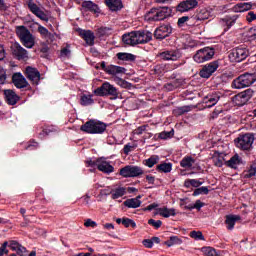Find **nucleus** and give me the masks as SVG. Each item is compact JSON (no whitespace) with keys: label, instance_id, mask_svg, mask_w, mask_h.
<instances>
[{"label":"nucleus","instance_id":"f257e3e1","mask_svg":"<svg viewBox=\"0 0 256 256\" xmlns=\"http://www.w3.org/2000/svg\"><path fill=\"white\" fill-rule=\"evenodd\" d=\"M153 39V34L149 31H132L122 36V41L125 45H143L149 43Z\"/></svg>","mask_w":256,"mask_h":256},{"label":"nucleus","instance_id":"f03ea898","mask_svg":"<svg viewBox=\"0 0 256 256\" xmlns=\"http://www.w3.org/2000/svg\"><path fill=\"white\" fill-rule=\"evenodd\" d=\"M172 13L173 11L171 8L167 6L154 7L144 15V19L149 23H156L158 21H165V19H169Z\"/></svg>","mask_w":256,"mask_h":256},{"label":"nucleus","instance_id":"7ed1b4c3","mask_svg":"<svg viewBox=\"0 0 256 256\" xmlns=\"http://www.w3.org/2000/svg\"><path fill=\"white\" fill-rule=\"evenodd\" d=\"M16 35L26 49H33V47H35V35H33L27 27L17 26Z\"/></svg>","mask_w":256,"mask_h":256},{"label":"nucleus","instance_id":"20e7f679","mask_svg":"<svg viewBox=\"0 0 256 256\" xmlns=\"http://www.w3.org/2000/svg\"><path fill=\"white\" fill-rule=\"evenodd\" d=\"M81 131L90 135H102L107 130V124L99 120H89L81 126Z\"/></svg>","mask_w":256,"mask_h":256},{"label":"nucleus","instance_id":"39448f33","mask_svg":"<svg viewBox=\"0 0 256 256\" xmlns=\"http://www.w3.org/2000/svg\"><path fill=\"white\" fill-rule=\"evenodd\" d=\"M97 97H112V99H119L121 93L119 90L109 82H104L100 87L93 91Z\"/></svg>","mask_w":256,"mask_h":256},{"label":"nucleus","instance_id":"423d86ee","mask_svg":"<svg viewBox=\"0 0 256 256\" xmlns=\"http://www.w3.org/2000/svg\"><path fill=\"white\" fill-rule=\"evenodd\" d=\"M256 82V73H244L232 81L233 89H245Z\"/></svg>","mask_w":256,"mask_h":256},{"label":"nucleus","instance_id":"0eeeda50","mask_svg":"<svg viewBox=\"0 0 256 256\" xmlns=\"http://www.w3.org/2000/svg\"><path fill=\"white\" fill-rule=\"evenodd\" d=\"M215 57V49L213 47H204L195 52L192 59L195 63H207V61H211Z\"/></svg>","mask_w":256,"mask_h":256},{"label":"nucleus","instance_id":"6e6552de","mask_svg":"<svg viewBox=\"0 0 256 256\" xmlns=\"http://www.w3.org/2000/svg\"><path fill=\"white\" fill-rule=\"evenodd\" d=\"M254 141L255 136H253V134L246 133L236 138L235 144L238 149H241L242 151H249V149L253 147Z\"/></svg>","mask_w":256,"mask_h":256},{"label":"nucleus","instance_id":"1a4fd4ad","mask_svg":"<svg viewBox=\"0 0 256 256\" xmlns=\"http://www.w3.org/2000/svg\"><path fill=\"white\" fill-rule=\"evenodd\" d=\"M119 175L124 179L135 178L143 175V169L135 165H127L120 169Z\"/></svg>","mask_w":256,"mask_h":256},{"label":"nucleus","instance_id":"9d476101","mask_svg":"<svg viewBox=\"0 0 256 256\" xmlns=\"http://www.w3.org/2000/svg\"><path fill=\"white\" fill-rule=\"evenodd\" d=\"M231 63H241L249 57V50L247 48H235L228 55Z\"/></svg>","mask_w":256,"mask_h":256},{"label":"nucleus","instance_id":"9b49d317","mask_svg":"<svg viewBox=\"0 0 256 256\" xmlns=\"http://www.w3.org/2000/svg\"><path fill=\"white\" fill-rule=\"evenodd\" d=\"M26 3L29 11H31L33 15L38 17V19L46 22L49 21V16H47V14L41 9V7H39V5H37V3H35V1L27 0Z\"/></svg>","mask_w":256,"mask_h":256},{"label":"nucleus","instance_id":"f8f14e48","mask_svg":"<svg viewBox=\"0 0 256 256\" xmlns=\"http://www.w3.org/2000/svg\"><path fill=\"white\" fill-rule=\"evenodd\" d=\"M217 69H219V61L215 60L204 65L200 70L199 75L202 77V79H209V77H211V75H213Z\"/></svg>","mask_w":256,"mask_h":256},{"label":"nucleus","instance_id":"ddd939ff","mask_svg":"<svg viewBox=\"0 0 256 256\" xmlns=\"http://www.w3.org/2000/svg\"><path fill=\"white\" fill-rule=\"evenodd\" d=\"M25 75L33 85H39V81H41V73L39 72V70L28 66L26 67Z\"/></svg>","mask_w":256,"mask_h":256},{"label":"nucleus","instance_id":"4468645a","mask_svg":"<svg viewBox=\"0 0 256 256\" xmlns=\"http://www.w3.org/2000/svg\"><path fill=\"white\" fill-rule=\"evenodd\" d=\"M97 169L100 170L102 173H106V175H109L115 171V167L111 165V163L107 162L104 158H98L97 159Z\"/></svg>","mask_w":256,"mask_h":256},{"label":"nucleus","instance_id":"2eb2a0df","mask_svg":"<svg viewBox=\"0 0 256 256\" xmlns=\"http://www.w3.org/2000/svg\"><path fill=\"white\" fill-rule=\"evenodd\" d=\"M199 5V2L197 0H186L182 1L177 6V11L179 13H187V11H191V9H195Z\"/></svg>","mask_w":256,"mask_h":256},{"label":"nucleus","instance_id":"dca6fc26","mask_svg":"<svg viewBox=\"0 0 256 256\" xmlns=\"http://www.w3.org/2000/svg\"><path fill=\"white\" fill-rule=\"evenodd\" d=\"M160 58L163 61H179L181 59V52L179 50H165L160 53Z\"/></svg>","mask_w":256,"mask_h":256},{"label":"nucleus","instance_id":"f3484780","mask_svg":"<svg viewBox=\"0 0 256 256\" xmlns=\"http://www.w3.org/2000/svg\"><path fill=\"white\" fill-rule=\"evenodd\" d=\"M172 31L173 28L171 25H161L155 30L154 37H156V39H165L171 35Z\"/></svg>","mask_w":256,"mask_h":256},{"label":"nucleus","instance_id":"a211bd4d","mask_svg":"<svg viewBox=\"0 0 256 256\" xmlns=\"http://www.w3.org/2000/svg\"><path fill=\"white\" fill-rule=\"evenodd\" d=\"M12 83L17 87V89H25L26 87H29V82H27L25 76L19 72L13 74Z\"/></svg>","mask_w":256,"mask_h":256},{"label":"nucleus","instance_id":"6ab92c4d","mask_svg":"<svg viewBox=\"0 0 256 256\" xmlns=\"http://www.w3.org/2000/svg\"><path fill=\"white\" fill-rule=\"evenodd\" d=\"M12 53L17 57V59H27L29 57V52L21 46L19 43H14L11 46Z\"/></svg>","mask_w":256,"mask_h":256},{"label":"nucleus","instance_id":"aec40b11","mask_svg":"<svg viewBox=\"0 0 256 256\" xmlns=\"http://www.w3.org/2000/svg\"><path fill=\"white\" fill-rule=\"evenodd\" d=\"M238 18L239 16L237 15L226 16L220 20V25L224 28V31H229V29H231V27L237 23Z\"/></svg>","mask_w":256,"mask_h":256},{"label":"nucleus","instance_id":"412c9836","mask_svg":"<svg viewBox=\"0 0 256 256\" xmlns=\"http://www.w3.org/2000/svg\"><path fill=\"white\" fill-rule=\"evenodd\" d=\"M82 8L85 11H90V13H94L95 15H99L101 13V9L99 8V5L95 4L91 0H85L82 2Z\"/></svg>","mask_w":256,"mask_h":256},{"label":"nucleus","instance_id":"4be33fe9","mask_svg":"<svg viewBox=\"0 0 256 256\" xmlns=\"http://www.w3.org/2000/svg\"><path fill=\"white\" fill-rule=\"evenodd\" d=\"M9 247L12 251H16L19 256H27V248L25 246L19 244V242L15 240H11L9 242Z\"/></svg>","mask_w":256,"mask_h":256},{"label":"nucleus","instance_id":"5701e85b","mask_svg":"<svg viewBox=\"0 0 256 256\" xmlns=\"http://www.w3.org/2000/svg\"><path fill=\"white\" fill-rule=\"evenodd\" d=\"M253 90L252 89H247L241 93H239L238 95H236L235 99L236 101L240 102V105H245V103H247V101H249V99H251V97H253Z\"/></svg>","mask_w":256,"mask_h":256},{"label":"nucleus","instance_id":"b1692460","mask_svg":"<svg viewBox=\"0 0 256 256\" xmlns=\"http://www.w3.org/2000/svg\"><path fill=\"white\" fill-rule=\"evenodd\" d=\"M4 97L8 105H17V102L19 101V95L13 90H4Z\"/></svg>","mask_w":256,"mask_h":256},{"label":"nucleus","instance_id":"393cba45","mask_svg":"<svg viewBox=\"0 0 256 256\" xmlns=\"http://www.w3.org/2000/svg\"><path fill=\"white\" fill-rule=\"evenodd\" d=\"M156 215H160V217H164L165 219H168V217H175L177 215V212H175L174 208H157L156 209Z\"/></svg>","mask_w":256,"mask_h":256},{"label":"nucleus","instance_id":"a878e982","mask_svg":"<svg viewBox=\"0 0 256 256\" xmlns=\"http://www.w3.org/2000/svg\"><path fill=\"white\" fill-rule=\"evenodd\" d=\"M80 35L87 43V45H95V34L90 30H82L80 29Z\"/></svg>","mask_w":256,"mask_h":256},{"label":"nucleus","instance_id":"bb28decb","mask_svg":"<svg viewBox=\"0 0 256 256\" xmlns=\"http://www.w3.org/2000/svg\"><path fill=\"white\" fill-rule=\"evenodd\" d=\"M252 7H253V5H251V3L241 2V3L234 5L232 7V11L234 13H245V11H250V9H252Z\"/></svg>","mask_w":256,"mask_h":256},{"label":"nucleus","instance_id":"cd10ccee","mask_svg":"<svg viewBox=\"0 0 256 256\" xmlns=\"http://www.w3.org/2000/svg\"><path fill=\"white\" fill-rule=\"evenodd\" d=\"M237 221H241V216H239V215H227L226 220H225V223L227 225V229L229 231H233V229H235V223H237Z\"/></svg>","mask_w":256,"mask_h":256},{"label":"nucleus","instance_id":"c85d7f7f","mask_svg":"<svg viewBox=\"0 0 256 256\" xmlns=\"http://www.w3.org/2000/svg\"><path fill=\"white\" fill-rule=\"evenodd\" d=\"M125 207H128V209H137L138 207H141V196H137L136 198H130L124 201Z\"/></svg>","mask_w":256,"mask_h":256},{"label":"nucleus","instance_id":"c756f323","mask_svg":"<svg viewBox=\"0 0 256 256\" xmlns=\"http://www.w3.org/2000/svg\"><path fill=\"white\" fill-rule=\"evenodd\" d=\"M219 94L214 93V94H209L204 98V103H206V107L211 108L214 107V105H217L219 102Z\"/></svg>","mask_w":256,"mask_h":256},{"label":"nucleus","instance_id":"7c9ffc66","mask_svg":"<svg viewBox=\"0 0 256 256\" xmlns=\"http://www.w3.org/2000/svg\"><path fill=\"white\" fill-rule=\"evenodd\" d=\"M110 11H121L123 9V2L121 0H105Z\"/></svg>","mask_w":256,"mask_h":256},{"label":"nucleus","instance_id":"2f4dec72","mask_svg":"<svg viewBox=\"0 0 256 256\" xmlns=\"http://www.w3.org/2000/svg\"><path fill=\"white\" fill-rule=\"evenodd\" d=\"M127 194V188L119 186L110 191L111 199H121Z\"/></svg>","mask_w":256,"mask_h":256},{"label":"nucleus","instance_id":"473e14b6","mask_svg":"<svg viewBox=\"0 0 256 256\" xmlns=\"http://www.w3.org/2000/svg\"><path fill=\"white\" fill-rule=\"evenodd\" d=\"M108 75H123L125 74V68L121 66L110 65L106 68Z\"/></svg>","mask_w":256,"mask_h":256},{"label":"nucleus","instance_id":"72a5a7b5","mask_svg":"<svg viewBox=\"0 0 256 256\" xmlns=\"http://www.w3.org/2000/svg\"><path fill=\"white\" fill-rule=\"evenodd\" d=\"M95 100H93V94H82L80 96V105L82 107H89V105H93Z\"/></svg>","mask_w":256,"mask_h":256},{"label":"nucleus","instance_id":"f704fd0d","mask_svg":"<svg viewBox=\"0 0 256 256\" xmlns=\"http://www.w3.org/2000/svg\"><path fill=\"white\" fill-rule=\"evenodd\" d=\"M156 170L159 173H171V171H173V164L172 163L163 162V163H161V164L156 166Z\"/></svg>","mask_w":256,"mask_h":256},{"label":"nucleus","instance_id":"c9c22d12","mask_svg":"<svg viewBox=\"0 0 256 256\" xmlns=\"http://www.w3.org/2000/svg\"><path fill=\"white\" fill-rule=\"evenodd\" d=\"M194 164L195 159H193V157L191 156L184 157L180 162V166L183 167L184 169H191Z\"/></svg>","mask_w":256,"mask_h":256},{"label":"nucleus","instance_id":"e433bc0d","mask_svg":"<svg viewBox=\"0 0 256 256\" xmlns=\"http://www.w3.org/2000/svg\"><path fill=\"white\" fill-rule=\"evenodd\" d=\"M240 163H241V158L239 157V155L236 154L226 162V165L231 169H237V166L240 165Z\"/></svg>","mask_w":256,"mask_h":256},{"label":"nucleus","instance_id":"4c0bfd02","mask_svg":"<svg viewBox=\"0 0 256 256\" xmlns=\"http://www.w3.org/2000/svg\"><path fill=\"white\" fill-rule=\"evenodd\" d=\"M183 243V240L179 238L178 236H171L169 240L164 242V245L167 247H173V245H181Z\"/></svg>","mask_w":256,"mask_h":256},{"label":"nucleus","instance_id":"58836bf2","mask_svg":"<svg viewBox=\"0 0 256 256\" xmlns=\"http://www.w3.org/2000/svg\"><path fill=\"white\" fill-rule=\"evenodd\" d=\"M201 185H203V182L197 179H187L184 182V187H186L187 189H189L190 187H201Z\"/></svg>","mask_w":256,"mask_h":256},{"label":"nucleus","instance_id":"ea45409f","mask_svg":"<svg viewBox=\"0 0 256 256\" xmlns=\"http://www.w3.org/2000/svg\"><path fill=\"white\" fill-rule=\"evenodd\" d=\"M210 17H211V12H209L207 8H202L197 14L198 21H205Z\"/></svg>","mask_w":256,"mask_h":256},{"label":"nucleus","instance_id":"a19ab883","mask_svg":"<svg viewBox=\"0 0 256 256\" xmlns=\"http://www.w3.org/2000/svg\"><path fill=\"white\" fill-rule=\"evenodd\" d=\"M117 58L120 61H135V55H133L131 53L120 52L117 54Z\"/></svg>","mask_w":256,"mask_h":256},{"label":"nucleus","instance_id":"79ce46f5","mask_svg":"<svg viewBox=\"0 0 256 256\" xmlns=\"http://www.w3.org/2000/svg\"><path fill=\"white\" fill-rule=\"evenodd\" d=\"M256 175V163L250 165L247 171L244 172L245 179H251V177H255Z\"/></svg>","mask_w":256,"mask_h":256},{"label":"nucleus","instance_id":"37998d69","mask_svg":"<svg viewBox=\"0 0 256 256\" xmlns=\"http://www.w3.org/2000/svg\"><path fill=\"white\" fill-rule=\"evenodd\" d=\"M157 163H159V156L157 155H153L150 158L145 160L144 165H146V167H153L154 165H157Z\"/></svg>","mask_w":256,"mask_h":256},{"label":"nucleus","instance_id":"c03bdc74","mask_svg":"<svg viewBox=\"0 0 256 256\" xmlns=\"http://www.w3.org/2000/svg\"><path fill=\"white\" fill-rule=\"evenodd\" d=\"M212 161L215 167H223V158L219 153L215 152L212 156Z\"/></svg>","mask_w":256,"mask_h":256},{"label":"nucleus","instance_id":"a18cd8bd","mask_svg":"<svg viewBox=\"0 0 256 256\" xmlns=\"http://www.w3.org/2000/svg\"><path fill=\"white\" fill-rule=\"evenodd\" d=\"M199 195H209V188L207 186H202L200 188H197L193 192V196L197 197Z\"/></svg>","mask_w":256,"mask_h":256},{"label":"nucleus","instance_id":"49530a36","mask_svg":"<svg viewBox=\"0 0 256 256\" xmlns=\"http://www.w3.org/2000/svg\"><path fill=\"white\" fill-rule=\"evenodd\" d=\"M190 237L196 241H204L205 237L201 231H192L190 232Z\"/></svg>","mask_w":256,"mask_h":256},{"label":"nucleus","instance_id":"de8ad7c7","mask_svg":"<svg viewBox=\"0 0 256 256\" xmlns=\"http://www.w3.org/2000/svg\"><path fill=\"white\" fill-rule=\"evenodd\" d=\"M173 135H175V132L173 130L171 131H164V132H161L158 137L159 139H171V137H173Z\"/></svg>","mask_w":256,"mask_h":256},{"label":"nucleus","instance_id":"09e8293b","mask_svg":"<svg viewBox=\"0 0 256 256\" xmlns=\"http://www.w3.org/2000/svg\"><path fill=\"white\" fill-rule=\"evenodd\" d=\"M122 225H124V227H137V224L135 223V221L129 219V218H122Z\"/></svg>","mask_w":256,"mask_h":256},{"label":"nucleus","instance_id":"8fccbe9b","mask_svg":"<svg viewBox=\"0 0 256 256\" xmlns=\"http://www.w3.org/2000/svg\"><path fill=\"white\" fill-rule=\"evenodd\" d=\"M70 45H67V47L62 48L60 51V56L61 57H71V49H70Z\"/></svg>","mask_w":256,"mask_h":256},{"label":"nucleus","instance_id":"3c124183","mask_svg":"<svg viewBox=\"0 0 256 256\" xmlns=\"http://www.w3.org/2000/svg\"><path fill=\"white\" fill-rule=\"evenodd\" d=\"M148 225H152L155 229H159L163 225V222L161 220L150 219L148 220Z\"/></svg>","mask_w":256,"mask_h":256},{"label":"nucleus","instance_id":"603ef678","mask_svg":"<svg viewBox=\"0 0 256 256\" xmlns=\"http://www.w3.org/2000/svg\"><path fill=\"white\" fill-rule=\"evenodd\" d=\"M38 32L44 38L49 37V35H50L49 30L41 25L38 26Z\"/></svg>","mask_w":256,"mask_h":256},{"label":"nucleus","instance_id":"864d4df0","mask_svg":"<svg viewBox=\"0 0 256 256\" xmlns=\"http://www.w3.org/2000/svg\"><path fill=\"white\" fill-rule=\"evenodd\" d=\"M7 247H9V242L5 241L2 244V247H0V256H3L4 254L7 255L9 253V250H7Z\"/></svg>","mask_w":256,"mask_h":256},{"label":"nucleus","instance_id":"5fc2aeb1","mask_svg":"<svg viewBox=\"0 0 256 256\" xmlns=\"http://www.w3.org/2000/svg\"><path fill=\"white\" fill-rule=\"evenodd\" d=\"M5 81H7V75L5 69H3V67L0 66V84H5Z\"/></svg>","mask_w":256,"mask_h":256},{"label":"nucleus","instance_id":"6e6d98bb","mask_svg":"<svg viewBox=\"0 0 256 256\" xmlns=\"http://www.w3.org/2000/svg\"><path fill=\"white\" fill-rule=\"evenodd\" d=\"M195 47H197V42L193 40H190L184 43V46H183L184 49H195Z\"/></svg>","mask_w":256,"mask_h":256},{"label":"nucleus","instance_id":"4d7b16f0","mask_svg":"<svg viewBox=\"0 0 256 256\" xmlns=\"http://www.w3.org/2000/svg\"><path fill=\"white\" fill-rule=\"evenodd\" d=\"M166 91H174V89H177V82L173 81L171 83H168L165 85Z\"/></svg>","mask_w":256,"mask_h":256},{"label":"nucleus","instance_id":"13d9d810","mask_svg":"<svg viewBox=\"0 0 256 256\" xmlns=\"http://www.w3.org/2000/svg\"><path fill=\"white\" fill-rule=\"evenodd\" d=\"M147 129V126H139L137 129L134 130V135H143Z\"/></svg>","mask_w":256,"mask_h":256},{"label":"nucleus","instance_id":"bf43d9fd","mask_svg":"<svg viewBox=\"0 0 256 256\" xmlns=\"http://www.w3.org/2000/svg\"><path fill=\"white\" fill-rule=\"evenodd\" d=\"M255 19H256V13L253 11L248 12L246 16V20L248 21V23L255 21Z\"/></svg>","mask_w":256,"mask_h":256},{"label":"nucleus","instance_id":"052dcab7","mask_svg":"<svg viewBox=\"0 0 256 256\" xmlns=\"http://www.w3.org/2000/svg\"><path fill=\"white\" fill-rule=\"evenodd\" d=\"M85 227H92V229H95V227H97V222L91 220V219H87L84 222Z\"/></svg>","mask_w":256,"mask_h":256},{"label":"nucleus","instance_id":"680f3d73","mask_svg":"<svg viewBox=\"0 0 256 256\" xmlns=\"http://www.w3.org/2000/svg\"><path fill=\"white\" fill-rule=\"evenodd\" d=\"M142 243H143L144 247H146L147 249L153 248V240L152 239H145V240H143Z\"/></svg>","mask_w":256,"mask_h":256},{"label":"nucleus","instance_id":"e2e57ef3","mask_svg":"<svg viewBox=\"0 0 256 256\" xmlns=\"http://www.w3.org/2000/svg\"><path fill=\"white\" fill-rule=\"evenodd\" d=\"M187 21H189L188 16H183V17L179 18L178 19V27H183V25H185V23H187Z\"/></svg>","mask_w":256,"mask_h":256},{"label":"nucleus","instance_id":"0e129e2a","mask_svg":"<svg viewBox=\"0 0 256 256\" xmlns=\"http://www.w3.org/2000/svg\"><path fill=\"white\" fill-rule=\"evenodd\" d=\"M114 81L117 83V85H120V87H127V81H125L119 77H116L114 79Z\"/></svg>","mask_w":256,"mask_h":256},{"label":"nucleus","instance_id":"69168bd1","mask_svg":"<svg viewBox=\"0 0 256 256\" xmlns=\"http://www.w3.org/2000/svg\"><path fill=\"white\" fill-rule=\"evenodd\" d=\"M194 209L201 211L202 207H205V203L201 202V200H197L195 204H193Z\"/></svg>","mask_w":256,"mask_h":256},{"label":"nucleus","instance_id":"338daca9","mask_svg":"<svg viewBox=\"0 0 256 256\" xmlns=\"http://www.w3.org/2000/svg\"><path fill=\"white\" fill-rule=\"evenodd\" d=\"M87 167H97V160H93L91 158L86 160Z\"/></svg>","mask_w":256,"mask_h":256},{"label":"nucleus","instance_id":"774afa93","mask_svg":"<svg viewBox=\"0 0 256 256\" xmlns=\"http://www.w3.org/2000/svg\"><path fill=\"white\" fill-rule=\"evenodd\" d=\"M249 37L251 39H256V26L250 28V30H249Z\"/></svg>","mask_w":256,"mask_h":256}]
</instances>
